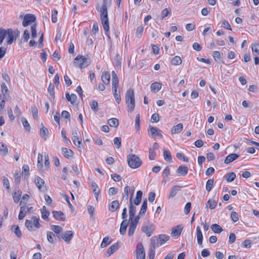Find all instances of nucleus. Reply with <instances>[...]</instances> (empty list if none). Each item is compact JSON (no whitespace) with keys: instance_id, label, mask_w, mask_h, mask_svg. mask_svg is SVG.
Masks as SVG:
<instances>
[{"instance_id":"56","label":"nucleus","mask_w":259,"mask_h":259,"mask_svg":"<svg viewBox=\"0 0 259 259\" xmlns=\"http://www.w3.org/2000/svg\"><path fill=\"white\" fill-rule=\"evenodd\" d=\"M118 78H112V85L113 90H117L118 87Z\"/></svg>"},{"instance_id":"4","label":"nucleus","mask_w":259,"mask_h":259,"mask_svg":"<svg viewBox=\"0 0 259 259\" xmlns=\"http://www.w3.org/2000/svg\"><path fill=\"white\" fill-rule=\"evenodd\" d=\"M73 63L76 67H78L80 68H84L88 67L91 64V61L83 56L78 55L74 59Z\"/></svg>"},{"instance_id":"32","label":"nucleus","mask_w":259,"mask_h":259,"mask_svg":"<svg viewBox=\"0 0 259 259\" xmlns=\"http://www.w3.org/2000/svg\"><path fill=\"white\" fill-rule=\"evenodd\" d=\"M128 225V222L126 220H124L122 221L120 225V233L121 235H124L125 233L126 228Z\"/></svg>"},{"instance_id":"42","label":"nucleus","mask_w":259,"mask_h":259,"mask_svg":"<svg viewBox=\"0 0 259 259\" xmlns=\"http://www.w3.org/2000/svg\"><path fill=\"white\" fill-rule=\"evenodd\" d=\"M12 230L15 234V235L18 237H20L21 236V233L18 226L13 225L12 227Z\"/></svg>"},{"instance_id":"16","label":"nucleus","mask_w":259,"mask_h":259,"mask_svg":"<svg viewBox=\"0 0 259 259\" xmlns=\"http://www.w3.org/2000/svg\"><path fill=\"white\" fill-rule=\"evenodd\" d=\"M196 235L198 244L202 247L203 235L199 226H197L196 228Z\"/></svg>"},{"instance_id":"8","label":"nucleus","mask_w":259,"mask_h":259,"mask_svg":"<svg viewBox=\"0 0 259 259\" xmlns=\"http://www.w3.org/2000/svg\"><path fill=\"white\" fill-rule=\"evenodd\" d=\"M73 236V232L72 231H66L61 235V238L67 244L70 243Z\"/></svg>"},{"instance_id":"7","label":"nucleus","mask_w":259,"mask_h":259,"mask_svg":"<svg viewBox=\"0 0 259 259\" xmlns=\"http://www.w3.org/2000/svg\"><path fill=\"white\" fill-rule=\"evenodd\" d=\"M35 20L36 17L34 15L27 14L24 17L22 25L24 27H26L31 23L34 22Z\"/></svg>"},{"instance_id":"44","label":"nucleus","mask_w":259,"mask_h":259,"mask_svg":"<svg viewBox=\"0 0 259 259\" xmlns=\"http://www.w3.org/2000/svg\"><path fill=\"white\" fill-rule=\"evenodd\" d=\"M49 134L48 130L45 126L42 127L40 130V135L42 138L45 139L47 137Z\"/></svg>"},{"instance_id":"43","label":"nucleus","mask_w":259,"mask_h":259,"mask_svg":"<svg viewBox=\"0 0 259 259\" xmlns=\"http://www.w3.org/2000/svg\"><path fill=\"white\" fill-rule=\"evenodd\" d=\"M21 121H22V124L24 126V129L26 131H28V132L30 131V126L29 122L27 120V119L24 117H22Z\"/></svg>"},{"instance_id":"29","label":"nucleus","mask_w":259,"mask_h":259,"mask_svg":"<svg viewBox=\"0 0 259 259\" xmlns=\"http://www.w3.org/2000/svg\"><path fill=\"white\" fill-rule=\"evenodd\" d=\"M147 209V199H145L143 202V203L141 206V209L138 215H139L140 217H142V215H144L146 212Z\"/></svg>"},{"instance_id":"60","label":"nucleus","mask_w":259,"mask_h":259,"mask_svg":"<svg viewBox=\"0 0 259 259\" xmlns=\"http://www.w3.org/2000/svg\"><path fill=\"white\" fill-rule=\"evenodd\" d=\"M222 26L224 28L231 30L232 28L229 22L226 20H223L222 22Z\"/></svg>"},{"instance_id":"19","label":"nucleus","mask_w":259,"mask_h":259,"mask_svg":"<svg viewBox=\"0 0 259 259\" xmlns=\"http://www.w3.org/2000/svg\"><path fill=\"white\" fill-rule=\"evenodd\" d=\"M183 130V125L182 123H179L174 126L171 130L172 135L180 133Z\"/></svg>"},{"instance_id":"25","label":"nucleus","mask_w":259,"mask_h":259,"mask_svg":"<svg viewBox=\"0 0 259 259\" xmlns=\"http://www.w3.org/2000/svg\"><path fill=\"white\" fill-rule=\"evenodd\" d=\"M119 207V203L117 200H114L109 205V210L110 211L114 212L116 211Z\"/></svg>"},{"instance_id":"28","label":"nucleus","mask_w":259,"mask_h":259,"mask_svg":"<svg viewBox=\"0 0 259 259\" xmlns=\"http://www.w3.org/2000/svg\"><path fill=\"white\" fill-rule=\"evenodd\" d=\"M66 98L67 100L72 105L74 104L76 101L77 96L74 94L70 95L68 93H66Z\"/></svg>"},{"instance_id":"14","label":"nucleus","mask_w":259,"mask_h":259,"mask_svg":"<svg viewBox=\"0 0 259 259\" xmlns=\"http://www.w3.org/2000/svg\"><path fill=\"white\" fill-rule=\"evenodd\" d=\"M136 212V207L135 206L133 205V200H132V198H130V210H129V214H130V220H132L135 215Z\"/></svg>"},{"instance_id":"27","label":"nucleus","mask_w":259,"mask_h":259,"mask_svg":"<svg viewBox=\"0 0 259 259\" xmlns=\"http://www.w3.org/2000/svg\"><path fill=\"white\" fill-rule=\"evenodd\" d=\"M101 79L105 84H108L110 80V75L108 72H104L102 73Z\"/></svg>"},{"instance_id":"1","label":"nucleus","mask_w":259,"mask_h":259,"mask_svg":"<svg viewBox=\"0 0 259 259\" xmlns=\"http://www.w3.org/2000/svg\"><path fill=\"white\" fill-rule=\"evenodd\" d=\"M125 104L127 106L128 112H132L135 107V99L134 90L130 89L125 94Z\"/></svg>"},{"instance_id":"48","label":"nucleus","mask_w":259,"mask_h":259,"mask_svg":"<svg viewBox=\"0 0 259 259\" xmlns=\"http://www.w3.org/2000/svg\"><path fill=\"white\" fill-rule=\"evenodd\" d=\"M235 178L236 174L233 172H230L226 175V180L229 182L234 181Z\"/></svg>"},{"instance_id":"10","label":"nucleus","mask_w":259,"mask_h":259,"mask_svg":"<svg viewBox=\"0 0 259 259\" xmlns=\"http://www.w3.org/2000/svg\"><path fill=\"white\" fill-rule=\"evenodd\" d=\"M107 0H103V4L100 9L97 10L100 13V18H108V11L107 8Z\"/></svg>"},{"instance_id":"36","label":"nucleus","mask_w":259,"mask_h":259,"mask_svg":"<svg viewBox=\"0 0 259 259\" xmlns=\"http://www.w3.org/2000/svg\"><path fill=\"white\" fill-rule=\"evenodd\" d=\"M211 229L215 233L217 234H220L223 231L222 228L216 224H212L211 226Z\"/></svg>"},{"instance_id":"57","label":"nucleus","mask_w":259,"mask_h":259,"mask_svg":"<svg viewBox=\"0 0 259 259\" xmlns=\"http://www.w3.org/2000/svg\"><path fill=\"white\" fill-rule=\"evenodd\" d=\"M90 104L93 110H94V111H97L98 110V104L96 101L93 100L90 102Z\"/></svg>"},{"instance_id":"3","label":"nucleus","mask_w":259,"mask_h":259,"mask_svg":"<svg viewBox=\"0 0 259 259\" xmlns=\"http://www.w3.org/2000/svg\"><path fill=\"white\" fill-rule=\"evenodd\" d=\"M39 218L36 216L32 217L31 220H26L25 221V226L30 231H34L35 229H38L40 227L39 222Z\"/></svg>"},{"instance_id":"62","label":"nucleus","mask_w":259,"mask_h":259,"mask_svg":"<svg viewBox=\"0 0 259 259\" xmlns=\"http://www.w3.org/2000/svg\"><path fill=\"white\" fill-rule=\"evenodd\" d=\"M170 175V168L168 166L166 167L163 170L162 177L163 178H166Z\"/></svg>"},{"instance_id":"37","label":"nucleus","mask_w":259,"mask_h":259,"mask_svg":"<svg viewBox=\"0 0 259 259\" xmlns=\"http://www.w3.org/2000/svg\"><path fill=\"white\" fill-rule=\"evenodd\" d=\"M182 62L181 58L178 56H176L171 60V64L175 66L180 65Z\"/></svg>"},{"instance_id":"47","label":"nucleus","mask_w":259,"mask_h":259,"mask_svg":"<svg viewBox=\"0 0 259 259\" xmlns=\"http://www.w3.org/2000/svg\"><path fill=\"white\" fill-rule=\"evenodd\" d=\"M213 185V179H209L206 184V189L208 192H210Z\"/></svg>"},{"instance_id":"58","label":"nucleus","mask_w":259,"mask_h":259,"mask_svg":"<svg viewBox=\"0 0 259 259\" xmlns=\"http://www.w3.org/2000/svg\"><path fill=\"white\" fill-rule=\"evenodd\" d=\"M114 144L115 147L117 149L119 148L121 146V138L119 137H115L113 140Z\"/></svg>"},{"instance_id":"12","label":"nucleus","mask_w":259,"mask_h":259,"mask_svg":"<svg viewBox=\"0 0 259 259\" xmlns=\"http://www.w3.org/2000/svg\"><path fill=\"white\" fill-rule=\"evenodd\" d=\"M149 131L150 136L153 138H155L157 137L162 138V131L157 128L150 126L149 127Z\"/></svg>"},{"instance_id":"38","label":"nucleus","mask_w":259,"mask_h":259,"mask_svg":"<svg viewBox=\"0 0 259 259\" xmlns=\"http://www.w3.org/2000/svg\"><path fill=\"white\" fill-rule=\"evenodd\" d=\"M118 248V246L117 243H115L110 246L107 250V252L109 254V255H110L113 253L116 250H117Z\"/></svg>"},{"instance_id":"22","label":"nucleus","mask_w":259,"mask_h":259,"mask_svg":"<svg viewBox=\"0 0 259 259\" xmlns=\"http://www.w3.org/2000/svg\"><path fill=\"white\" fill-rule=\"evenodd\" d=\"M180 190L181 187L179 186L175 185L172 187L170 190L169 197L170 198L174 197Z\"/></svg>"},{"instance_id":"40","label":"nucleus","mask_w":259,"mask_h":259,"mask_svg":"<svg viewBox=\"0 0 259 259\" xmlns=\"http://www.w3.org/2000/svg\"><path fill=\"white\" fill-rule=\"evenodd\" d=\"M47 240L50 243H53L54 242V239L55 238V234L50 231L47 232Z\"/></svg>"},{"instance_id":"33","label":"nucleus","mask_w":259,"mask_h":259,"mask_svg":"<svg viewBox=\"0 0 259 259\" xmlns=\"http://www.w3.org/2000/svg\"><path fill=\"white\" fill-rule=\"evenodd\" d=\"M157 238L160 243V245H161L169 240V237L165 234H160L157 237Z\"/></svg>"},{"instance_id":"31","label":"nucleus","mask_w":259,"mask_h":259,"mask_svg":"<svg viewBox=\"0 0 259 259\" xmlns=\"http://www.w3.org/2000/svg\"><path fill=\"white\" fill-rule=\"evenodd\" d=\"M161 88V84L159 82H154L151 84L150 89L152 92L156 93L158 92Z\"/></svg>"},{"instance_id":"15","label":"nucleus","mask_w":259,"mask_h":259,"mask_svg":"<svg viewBox=\"0 0 259 259\" xmlns=\"http://www.w3.org/2000/svg\"><path fill=\"white\" fill-rule=\"evenodd\" d=\"M183 229V226L178 225L172 229L171 235L172 237H178L180 236L182 230Z\"/></svg>"},{"instance_id":"30","label":"nucleus","mask_w":259,"mask_h":259,"mask_svg":"<svg viewBox=\"0 0 259 259\" xmlns=\"http://www.w3.org/2000/svg\"><path fill=\"white\" fill-rule=\"evenodd\" d=\"M62 153L65 157L67 158L72 157L73 154V153L71 150L66 148H62Z\"/></svg>"},{"instance_id":"54","label":"nucleus","mask_w":259,"mask_h":259,"mask_svg":"<svg viewBox=\"0 0 259 259\" xmlns=\"http://www.w3.org/2000/svg\"><path fill=\"white\" fill-rule=\"evenodd\" d=\"M143 30H144V27L142 25L139 26L137 28V30H136L137 37L140 38L142 35Z\"/></svg>"},{"instance_id":"41","label":"nucleus","mask_w":259,"mask_h":259,"mask_svg":"<svg viewBox=\"0 0 259 259\" xmlns=\"http://www.w3.org/2000/svg\"><path fill=\"white\" fill-rule=\"evenodd\" d=\"M8 153V149L6 145L2 143L0 145V153L3 155H6Z\"/></svg>"},{"instance_id":"63","label":"nucleus","mask_w":259,"mask_h":259,"mask_svg":"<svg viewBox=\"0 0 259 259\" xmlns=\"http://www.w3.org/2000/svg\"><path fill=\"white\" fill-rule=\"evenodd\" d=\"M114 98L118 104L120 102L121 97L120 94L117 93V90H113Z\"/></svg>"},{"instance_id":"50","label":"nucleus","mask_w":259,"mask_h":259,"mask_svg":"<svg viewBox=\"0 0 259 259\" xmlns=\"http://www.w3.org/2000/svg\"><path fill=\"white\" fill-rule=\"evenodd\" d=\"M242 247L245 248H249L251 246V242L250 240L246 239L245 240L241 245Z\"/></svg>"},{"instance_id":"24","label":"nucleus","mask_w":259,"mask_h":259,"mask_svg":"<svg viewBox=\"0 0 259 259\" xmlns=\"http://www.w3.org/2000/svg\"><path fill=\"white\" fill-rule=\"evenodd\" d=\"M177 172L180 175L185 176L188 172V168L185 166H180L176 170Z\"/></svg>"},{"instance_id":"5","label":"nucleus","mask_w":259,"mask_h":259,"mask_svg":"<svg viewBox=\"0 0 259 259\" xmlns=\"http://www.w3.org/2000/svg\"><path fill=\"white\" fill-rule=\"evenodd\" d=\"M136 258L145 259V252L141 242H138L136 246Z\"/></svg>"},{"instance_id":"45","label":"nucleus","mask_w":259,"mask_h":259,"mask_svg":"<svg viewBox=\"0 0 259 259\" xmlns=\"http://www.w3.org/2000/svg\"><path fill=\"white\" fill-rule=\"evenodd\" d=\"M51 229L56 234H60L63 231L62 228L57 225H52Z\"/></svg>"},{"instance_id":"53","label":"nucleus","mask_w":259,"mask_h":259,"mask_svg":"<svg viewBox=\"0 0 259 259\" xmlns=\"http://www.w3.org/2000/svg\"><path fill=\"white\" fill-rule=\"evenodd\" d=\"M131 191V188L129 186H126L124 188V193L123 194V197L125 198V200H127L128 197V194Z\"/></svg>"},{"instance_id":"64","label":"nucleus","mask_w":259,"mask_h":259,"mask_svg":"<svg viewBox=\"0 0 259 259\" xmlns=\"http://www.w3.org/2000/svg\"><path fill=\"white\" fill-rule=\"evenodd\" d=\"M231 218L234 222H237L239 220L238 213L235 211H232L231 213Z\"/></svg>"},{"instance_id":"49","label":"nucleus","mask_w":259,"mask_h":259,"mask_svg":"<svg viewBox=\"0 0 259 259\" xmlns=\"http://www.w3.org/2000/svg\"><path fill=\"white\" fill-rule=\"evenodd\" d=\"M42 163H43V155L40 153H38L37 165L39 168H42V167L43 166Z\"/></svg>"},{"instance_id":"46","label":"nucleus","mask_w":259,"mask_h":259,"mask_svg":"<svg viewBox=\"0 0 259 259\" xmlns=\"http://www.w3.org/2000/svg\"><path fill=\"white\" fill-rule=\"evenodd\" d=\"M111 241H110L109 237H105L103 238V241L101 244V247L104 248L109 245Z\"/></svg>"},{"instance_id":"61","label":"nucleus","mask_w":259,"mask_h":259,"mask_svg":"<svg viewBox=\"0 0 259 259\" xmlns=\"http://www.w3.org/2000/svg\"><path fill=\"white\" fill-rule=\"evenodd\" d=\"M177 157L179 159L183 160L185 162H188V158L185 156L183 153H177Z\"/></svg>"},{"instance_id":"59","label":"nucleus","mask_w":259,"mask_h":259,"mask_svg":"<svg viewBox=\"0 0 259 259\" xmlns=\"http://www.w3.org/2000/svg\"><path fill=\"white\" fill-rule=\"evenodd\" d=\"M136 228H137V226H135L134 225H132V224H130V228H129V230H128V235L129 236H131L134 234Z\"/></svg>"},{"instance_id":"52","label":"nucleus","mask_w":259,"mask_h":259,"mask_svg":"<svg viewBox=\"0 0 259 259\" xmlns=\"http://www.w3.org/2000/svg\"><path fill=\"white\" fill-rule=\"evenodd\" d=\"M222 55L219 51H214L212 53V56L215 61H218L220 60L222 57Z\"/></svg>"},{"instance_id":"11","label":"nucleus","mask_w":259,"mask_h":259,"mask_svg":"<svg viewBox=\"0 0 259 259\" xmlns=\"http://www.w3.org/2000/svg\"><path fill=\"white\" fill-rule=\"evenodd\" d=\"M15 32L12 29H8L6 30V37L7 38V43L11 45L16 39L15 37Z\"/></svg>"},{"instance_id":"18","label":"nucleus","mask_w":259,"mask_h":259,"mask_svg":"<svg viewBox=\"0 0 259 259\" xmlns=\"http://www.w3.org/2000/svg\"><path fill=\"white\" fill-rule=\"evenodd\" d=\"M150 246L152 250H155V249L160 246V243L157 238V237H153L150 240Z\"/></svg>"},{"instance_id":"2","label":"nucleus","mask_w":259,"mask_h":259,"mask_svg":"<svg viewBox=\"0 0 259 259\" xmlns=\"http://www.w3.org/2000/svg\"><path fill=\"white\" fill-rule=\"evenodd\" d=\"M127 159L129 166L132 168H137L139 167L142 163L140 158L135 154H129L127 157Z\"/></svg>"},{"instance_id":"23","label":"nucleus","mask_w":259,"mask_h":259,"mask_svg":"<svg viewBox=\"0 0 259 259\" xmlns=\"http://www.w3.org/2000/svg\"><path fill=\"white\" fill-rule=\"evenodd\" d=\"M29 211V208L28 207L25 206H22L20 207V210L18 215V218L19 220H22L25 216L27 212Z\"/></svg>"},{"instance_id":"6","label":"nucleus","mask_w":259,"mask_h":259,"mask_svg":"<svg viewBox=\"0 0 259 259\" xmlns=\"http://www.w3.org/2000/svg\"><path fill=\"white\" fill-rule=\"evenodd\" d=\"M155 230L154 226L152 224H144L142 228V231L146 234L148 237H150L154 233Z\"/></svg>"},{"instance_id":"39","label":"nucleus","mask_w":259,"mask_h":259,"mask_svg":"<svg viewBox=\"0 0 259 259\" xmlns=\"http://www.w3.org/2000/svg\"><path fill=\"white\" fill-rule=\"evenodd\" d=\"M163 157L165 160L171 162L172 161V157L169 151L164 150Z\"/></svg>"},{"instance_id":"55","label":"nucleus","mask_w":259,"mask_h":259,"mask_svg":"<svg viewBox=\"0 0 259 259\" xmlns=\"http://www.w3.org/2000/svg\"><path fill=\"white\" fill-rule=\"evenodd\" d=\"M252 51L253 53H256L259 55V44L255 43L252 45L251 46Z\"/></svg>"},{"instance_id":"20","label":"nucleus","mask_w":259,"mask_h":259,"mask_svg":"<svg viewBox=\"0 0 259 259\" xmlns=\"http://www.w3.org/2000/svg\"><path fill=\"white\" fill-rule=\"evenodd\" d=\"M239 157V155L235 153H231L228 155L225 159L224 162L229 164Z\"/></svg>"},{"instance_id":"13","label":"nucleus","mask_w":259,"mask_h":259,"mask_svg":"<svg viewBox=\"0 0 259 259\" xmlns=\"http://www.w3.org/2000/svg\"><path fill=\"white\" fill-rule=\"evenodd\" d=\"M54 218L58 221H65V215L64 213L61 211H53L52 212Z\"/></svg>"},{"instance_id":"21","label":"nucleus","mask_w":259,"mask_h":259,"mask_svg":"<svg viewBox=\"0 0 259 259\" xmlns=\"http://www.w3.org/2000/svg\"><path fill=\"white\" fill-rule=\"evenodd\" d=\"M40 212H41V218L46 221H49L48 217L50 215V212L49 210H47V209L45 206H44L40 209Z\"/></svg>"},{"instance_id":"51","label":"nucleus","mask_w":259,"mask_h":259,"mask_svg":"<svg viewBox=\"0 0 259 259\" xmlns=\"http://www.w3.org/2000/svg\"><path fill=\"white\" fill-rule=\"evenodd\" d=\"M74 144L78 147H80L81 145V139L80 137L76 138H72Z\"/></svg>"},{"instance_id":"26","label":"nucleus","mask_w":259,"mask_h":259,"mask_svg":"<svg viewBox=\"0 0 259 259\" xmlns=\"http://www.w3.org/2000/svg\"><path fill=\"white\" fill-rule=\"evenodd\" d=\"M92 189L94 194H95L96 200H97L100 191L98 186L95 182L92 183Z\"/></svg>"},{"instance_id":"35","label":"nucleus","mask_w":259,"mask_h":259,"mask_svg":"<svg viewBox=\"0 0 259 259\" xmlns=\"http://www.w3.org/2000/svg\"><path fill=\"white\" fill-rule=\"evenodd\" d=\"M21 194L22 192L20 190H18L13 193V198L15 202L18 203L20 201Z\"/></svg>"},{"instance_id":"34","label":"nucleus","mask_w":259,"mask_h":259,"mask_svg":"<svg viewBox=\"0 0 259 259\" xmlns=\"http://www.w3.org/2000/svg\"><path fill=\"white\" fill-rule=\"evenodd\" d=\"M108 123L110 126L117 127L119 125V121L118 119L116 118H112L108 120Z\"/></svg>"},{"instance_id":"17","label":"nucleus","mask_w":259,"mask_h":259,"mask_svg":"<svg viewBox=\"0 0 259 259\" xmlns=\"http://www.w3.org/2000/svg\"><path fill=\"white\" fill-rule=\"evenodd\" d=\"M102 24L105 32V34L108 36V32L109 31V23L108 18H101Z\"/></svg>"},{"instance_id":"9","label":"nucleus","mask_w":259,"mask_h":259,"mask_svg":"<svg viewBox=\"0 0 259 259\" xmlns=\"http://www.w3.org/2000/svg\"><path fill=\"white\" fill-rule=\"evenodd\" d=\"M35 183L38 189L42 192L47 191L46 186L45 185V181L43 179L39 177H37L35 179Z\"/></svg>"}]
</instances>
